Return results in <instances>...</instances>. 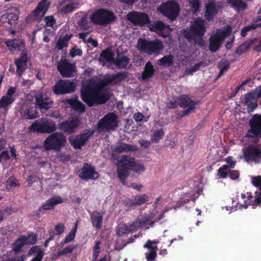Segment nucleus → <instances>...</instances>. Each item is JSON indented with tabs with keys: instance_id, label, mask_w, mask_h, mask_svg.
Listing matches in <instances>:
<instances>
[{
	"instance_id": "36",
	"label": "nucleus",
	"mask_w": 261,
	"mask_h": 261,
	"mask_svg": "<svg viewBox=\"0 0 261 261\" xmlns=\"http://www.w3.org/2000/svg\"><path fill=\"white\" fill-rule=\"evenodd\" d=\"M43 133L49 134L57 129L55 122L52 120L42 119Z\"/></svg>"
},
{
	"instance_id": "63",
	"label": "nucleus",
	"mask_w": 261,
	"mask_h": 261,
	"mask_svg": "<svg viewBox=\"0 0 261 261\" xmlns=\"http://www.w3.org/2000/svg\"><path fill=\"white\" fill-rule=\"evenodd\" d=\"M65 226L63 223H59L55 227V231L56 234L61 235L62 234L65 230Z\"/></svg>"
},
{
	"instance_id": "59",
	"label": "nucleus",
	"mask_w": 261,
	"mask_h": 261,
	"mask_svg": "<svg viewBox=\"0 0 261 261\" xmlns=\"http://www.w3.org/2000/svg\"><path fill=\"white\" fill-rule=\"evenodd\" d=\"M191 11L196 13L199 10L200 4L198 0H189Z\"/></svg>"
},
{
	"instance_id": "19",
	"label": "nucleus",
	"mask_w": 261,
	"mask_h": 261,
	"mask_svg": "<svg viewBox=\"0 0 261 261\" xmlns=\"http://www.w3.org/2000/svg\"><path fill=\"white\" fill-rule=\"evenodd\" d=\"M36 103L40 110L44 112L51 107L53 101L48 98V95L40 93L36 96Z\"/></svg>"
},
{
	"instance_id": "6",
	"label": "nucleus",
	"mask_w": 261,
	"mask_h": 261,
	"mask_svg": "<svg viewBox=\"0 0 261 261\" xmlns=\"http://www.w3.org/2000/svg\"><path fill=\"white\" fill-rule=\"evenodd\" d=\"M114 13L105 9H100L94 13L91 17V21L94 24L100 25H106L115 20Z\"/></svg>"
},
{
	"instance_id": "31",
	"label": "nucleus",
	"mask_w": 261,
	"mask_h": 261,
	"mask_svg": "<svg viewBox=\"0 0 261 261\" xmlns=\"http://www.w3.org/2000/svg\"><path fill=\"white\" fill-rule=\"evenodd\" d=\"M63 202L62 198L59 196H54L49 199L46 200L42 205V208L45 210H49L54 208V206Z\"/></svg>"
},
{
	"instance_id": "9",
	"label": "nucleus",
	"mask_w": 261,
	"mask_h": 261,
	"mask_svg": "<svg viewBox=\"0 0 261 261\" xmlns=\"http://www.w3.org/2000/svg\"><path fill=\"white\" fill-rule=\"evenodd\" d=\"M158 10L169 19L174 20L178 14L179 6L175 1H171L162 4Z\"/></svg>"
},
{
	"instance_id": "8",
	"label": "nucleus",
	"mask_w": 261,
	"mask_h": 261,
	"mask_svg": "<svg viewBox=\"0 0 261 261\" xmlns=\"http://www.w3.org/2000/svg\"><path fill=\"white\" fill-rule=\"evenodd\" d=\"M245 160L248 163H261V145L250 144L243 149Z\"/></svg>"
},
{
	"instance_id": "12",
	"label": "nucleus",
	"mask_w": 261,
	"mask_h": 261,
	"mask_svg": "<svg viewBox=\"0 0 261 261\" xmlns=\"http://www.w3.org/2000/svg\"><path fill=\"white\" fill-rule=\"evenodd\" d=\"M237 199L238 200L237 206L239 208H246L253 202L259 204L261 203V192L259 193V196L255 198H253L251 193L247 192L241 193L240 195H237Z\"/></svg>"
},
{
	"instance_id": "39",
	"label": "nucleus",
	"mask_w": 261,
	"mask_h": 261,
	"mask_svg": "<svg viewBox=\"0 0 261 261\" xmlns=\"http://www.w3.org/2000/svg\"><path fill=\"white\" fill-rule=\"evenodd\" d=\"M99 60L109 62H114V54L111 49H107L101 53Z\"/></svg>"
},
{
	"instance_id": "38",
	"label": "nucleus",
	"mask_w": 261,
	"mask_h": 261,
	"mask_svg": "<svg viewBox=\"0 0 261 261\" xmlns=\"http://www.w3.org/2000/svg\"><path fill=\"white\" fill-rule=\"evenodd\" d=\"M29 255H34L35 257L31 261H41L43 256V252L38 246L32 247L29 252Z\"/></svg>"
},
{
	"instance_id": "41",
	"label": "nucleus",
	"mask_w": 261,
	"mask_h": 261,
	"mask_svg": "<svg viewBox=\"0 0 261 261\" xmlns=\"http://www.w3.org/2000/svg\"><path fill=\"white\" fill-rule=\"evenodd\" d=\"M227 2L238 11L244 10L247 8V5L241 0H227Z\"/></svg>"
},
{
	"instance_id": "48",
	"label": "nucleus",
	"mask_w": 261,
	"mask_h": 261,
	"mask_svg": "<svg viewBox=\"0 0 261 261\" xmlns=\"http://www.w3.org/2000/svg\"><path fill=\"white\" fill-rule=\"evenodd\" d=\"M229 63L228 60L222 59L218 64V67L220 69V72L218 76H220L228 69Z\"/></svg>"
},
{
	"instance_id": "1",
	"label": "nucleus",
	"mask_w": 261,
	"mask_h": 261,
	"mask_svg": "<svg viewBox=\"0 0 261 261\" xmlns=\"http://www.w3.org/2000/svg\"><path fill=\"white\" fill-rule=\"evenodd\" d=\"M120 74H106L103 79L94 77L87 84L83 83L81 97L89 106L105 103L109 98V91L106 87L109 84H118L121 81Z\"/></svg>"
},
{
	"instance_id": "26",
	"label": "nucleus",
	"mask_w": 261,
	"mask_h": 261,
	"mask_svg": "<svg viewBox=\"0 0 261 261\" xmlns=\"http://www.w3.org/2000/svg\"><path fill=\"white\" fill-rule=\"evenodd\" d=\"M148 200V196L146 194H140L134 196L132 199H127L125 204L127 206H138L141 205Z\"/></svg>"
},
{
	"instance_id": "30",
	"label": "nucleus",
	"mask_w": 261,
	"mask_h": 261,
	"mask_svg": "<svg viewBox=\"0 0 261 261\" xmlns=\"http://www.w3.org/2000/svg\"><path fill=\"white\" fill-rule=\"evenodd\" d=\"M150 44L149 49L150 51L148 52V54L158 55L162 51L164 46L162 41L158 39H155L150 41Z\"/></svg>"
},
{
	"instance_id": "32",
	"label": "nucleus",
	"mask_w": 261,
	"mask_h": 261,
	"mask_svg": "<svg viewBox=\"0 0 261 261\" xmlns=\"http://www.w3.org/2000/svg\"><path fill=\"white\" fill-rule=\"evenodd\" d=\"M63 202L62 198L59 196H54L49 199L46 200L42 205V208L45 210H49L54 208V206Z\"/></svg>"
},
{
	"instance_id": "5",
	"label": "nucleus",
	"mask_w": 261,
	"mask_h": 261,
	"mask_svg": "<svg viewBox=\"0 0 261 261\" xmlns=\"http://www.w3.org/2000/svg\"><path fill=\"white\" fill-rule=\"evenodd\" d=\"M118 118L114 113H109L98 122L97 129L99 132H111L118 126Z\"/></svg>"
},
{
	"instance_id": "37",
	"label": "nucleus",
	"mask_w": 261,
	"mask_h": 261,
	"mask_svg": "<svg viewBox=\"0 0 261 261\" xmlns=\"http://www.w3.org/2000/svg\"><path fill=\"white\" fill-rule=\"evenodd\" d=\"M150 45H151L150 40L145 39H139L136 47L140 51L144 52L148 54V52L150 51L149 49Z\"/></svg>"
},
{
	"instance_id": "23",
	"label": "nucleus",
	"mask_w": 261,
	"mask_h": 261,
	"mask_svg": "<svg viewBox=\"0 0 261 261\" xmlns=\"http://www.w3.org/2000/svg\"><path fill=\"white\" fill-rule=\"evenodd\" d=\"M241 102L247 107V111L248 113L253 111L257 107V100L252 92L245 94Z\"/></svg>"
},
{
	"instance_id": "14",
	"label": "nucleus",
	"mask_w": 261,
	"mask_h": 261,
	"mask_svg": "<svg viewBox=\"0 0 261 261\" xmlns=\"http://www.w3.org/2000/svg\"><path fill=\"white\" fill-rule=\"evenodd\" d=\"M19 10L16 7H11L6 10L0 20L2 23H8L11 25H15L18 18Z\"/></svg>"
},
{
	"instance_id": "24",
	"label": "nucleus",
	"mask_w": 261,
	"mask_h": 261,
	"mask_svg": "<svg viewBox=\"0 0 261 261\" xmlns=\"http://www.w3.org/2000/svg\"><path fill=\"white\" fill-rule=\"evenodd\" d=\"M219 8L215 4L214 0H208L205 5V17L207 20H212L218 13Z\"/></svg>"
},
{
	"instance_id": "35",
	"label": "nucleus",
	"mask_w": 261,
	"mask_h": 261,
	"mask_svg": "<svg viewBox=\"0 0 261 261\" xmlns=\"http://www.w3.org/2000/svg\"><path fill=\"white\" fill-rule=\"evenodd\" d=\"M165 135V132L162 128L152 129L150 133V142L158 143L162 140Z\"/></svg>"
},
{
	"instance_id": "62",
	"label": "nucleus",
	"mask_w": 261,
	"mask_h": 261,
	"mask_svg": "<svg viewBox=\"0 0 261 261\" xmlns=\"http://www.w3.org/2000/svg\"><path fill=\"white\" fill-rule=\"evenodd\" d=\"M44 21L45 24L48 27H53L56 22V20L53 16L45 17Z\"/></svg>"
},
{
	"instance_id": "17",
	"label": "nucleus",
	"mask_w": 261,
	"mask_h": 261,
	"mask_svg": "<svg viewBox=\"0 0 261 261\" xmlns=\"http://www.w3.org/2000/svg\"><path fill=\"white\" fill-rule=\"evenodd\" d=\"M36 242L35 234H30L28 237L23 236L17 240L13 244V249L15 252H18L24 245L34 244Z\"/></svg>"
},
{
	"instance_id": "64",
	"label": "nucleus",
	"mask_w": 261,
	"mask_h": 261,
	"mask_svg": "<svg viewBox=\"0 0 261 261\" xmlns=\"http://www.w3.org/2000/svg\"><path fill=\"white\" fill-rule=\"evenodd\" d=\"M145 256L147 261H154L156 256V252L154 251H149L145 253Z\"/></svg>"
},
{
	"instance_id": "56",
	"label": "nucleus",
	"mask_w": 261,
	"mask_h": 261,
	"mask_svg": "<svg viewBox=\"0 0 261 261\" xmlns=\"http://www.w3.org/2000/svg\"><path fill=\"white\" fill-rule=\"evenodd\" d=\"M75 234L76 232L74 230H71L69 234L66 236L64 241L61 242V244L63 246L67 243L72 242L75 238Z\"/></svg>"
},
{
	"instance_id": "51",
	"label": "nucleus",
	"mask_w": 261,
	"mask_h": 261,
	"mask_svg": "<svg viewBox=\"0 0 261 261\" xmlns=\"http://www.w3.org/2000/svg\"><path fill=\"white\" fill-rule=\"evenodd\" d=\"M158 243V241L148 240L146 243L144 245V247L145 248L148 249L150 252L154 251L155 252H156L158 250L156 244Z\"/></svg>"
},
{
	"instance_id": "34",
	"label": "nucleus",
	"mask_w": 261,
	"mask_h": 261,
	"mask_svg": "<svg viewBox=\"0 0 261 261\" xmlns=\"http://www.w3.org/2000/svg\"><path fill=\"white\" fill-rule=\"evenodd\" d=\"M136 150H137V147L136 146L124 143H117L114 149V151L117 153L134 151Z\"/></svg>"
},
{
	"instance_id": "15",
	"label": "nucleus",
	"mask_w": 261,
	"mask_h": 261,
	"mask_svg": "<svg viewBox=\"0 0 261 261\" xmlns=\"http://www.w3.org/2000/svg\"><path fill=\"white\" fill-rule=\"evenodd\" d=\"M127 19L133 24L140 25L147 24L149 22L148 15L143 12H130L127 15Z\"/></svg>"
},
{
	"instance_id": "2",
	"label": "nucleus",
	"mask_w": 261,
	"mask_h": 261,
	"mask_svg": "<svg viewBox=\"0 0 261 261\" xmlns=\"http://www.w3.org/2000/svg\"><path fill=\"white\" fill-rule=\"evenodd\" d=\"M206 23L200 18H197L193 21L190 27V29L185 34V37L189 40H194L199 44H202V36L206 31Z\"/></svg>"
},
{
	"instance_id": "46",
	"label": "nucleus",
	"mask_w": 261,
	"mask_h": 261,
	"mask_svg": "<svg viewBox=\"0 0 261 261\" xmlns=\"http://www.w3.org/2000/svg\"><path fill=\"white\" fill-rule=\"evenodd\" d=\"M21 115L26 119H33L37 117V114L33 108H29L21 112Z\"/></svg>"
},
{
	"instance_id": "52",
	"label": "nucleus",
	"mask_w": 261,
	"mask_h": 261,
	"mask_svg": "<svg viewBox=\"0 0 261 261\" xmlns=\"http://www.w3.org/2000/svg\"><path fill=\"white\" fill-rule=\"evenodd\" d=\"M229 171V166L226 165H223L218 169V176L219 178H225L227 176Z\"/></svg>"
},
{
	"instance_id": "54",
	"label": "nucleus",
	"mask_w": 261,
	"mask_h": 261,
	"mask_svg": "<svg viewBox=\"0 0 261 261\" xmlns=\"http://www.w3.org/2000/svg\"><path fill=\"white\" fill-rule=\"evenodd\" d=\"M203 65L202 62H199L197 64H196L193 67L191 68H188L185 71V75H189L193 74V73L198 71L201 66Z\"/></svg>"
},
{
	"instance_id": "29",
	"label": "nucleus",
	"mask_w": 261,
	"mask_h": 261,
	"mask_svg": "<svg viewBox=\"0 0 261 261\" xmlns=\"http://www.w3.org/2000/svg\"><path fill=\"white\" fill-rule=\"evenodd\" d=\"M90 215L93 226L97 230L100 229L101 227L103 213L94 211L92 213H90Z\"/></svg>"
},
{
	"instance_id": "45",
	"label": "nucleus",
	"mask_w": 261,
	"mask_h": 261,
	"mask_svg": "<svg viewBox=\"0 0 261 261\" xmlns=\"http://www.w3.org/2000/svg\"><path fill=\"white\" fill-rule=\"evenodd\" d=\"M173 57L171 55L164 56L158 61L159 65L163 67H169L173 63Z\"/></svg>"
},
{
	"instance_id": "25",
	"label": "nucleus",
	"mask_w": 261,
	"mask_h": 261,
	"mask_svg": "<svg viewBox=\"0 0 261 261\" xmlns=\"http://www.w3.org/2000/svg\"><path fill=\"white\" fill-rule=\"evenodd\" d=\"M89 138V135L86 133L76 137H70L69 138V141L75 148L80 149L85 144Z\"/></svg>"
},
{
	"instance_id": "55",
	"label": "nucleus",
	"mask_w": 261,
	"mask_h": 261,
	"mask_svg": "<svg viewBox=\"0 0 261 261\" xmlns=\"http://www.w3.org/2000/svg\"><path fill=\"white\" fill-rule=\"evenodd\" d=\"M260 25L261 23H259L257 24H251L249 25L244 27L241 31V36L242 37H245L248 32L251 30H254Z\"/></svg>"
},
{
	"instance_id": "61",
	"label": "nucleus",
	"mask_w": 261,
	"mask_h": 261,
	"mask_svg": "<svg viewBox=\"0 0 261 261\" xmlns=\"http://www.w3.org/2000/svg\"><path fill=\"white\" fill-rule=\"evenodd\" d=\"M251 179L252 184L255 187L259 188L260 193L261 192V176H252Z\"/></svg>"
},
{
	"instance_id": "44",
	"label": "nucleus",
	"mask_w": 261,
	"mask_h": 261,
	"mask_svg": "<svg viewBox=\"0 0 261 261\" xmlns=\"http://www.w3.org/2000/svg\"><path fill=\"white\" fill-rule=\"evenodd\" d=\"M79 6V4L76 2H71L64 6L59 10V12L62 14H65L72 12L74 9H76Z\"/></svg>"
},
{
	"instance_id": "28",
	"label": "nucleus",
	"mask_w": 261,
	"mask_h": 261,
	"mask_svg": "<svg viewBox=\"0 0 261 261\" xmlns=\"http://www.w3.org/2000/svg\"><path fill=\"white\" fill-rule=\"evenodd\" d=\"M28 60L27 54L23 50L19 59L15 60V63L17 67L16 72L20 75L25 70Z\"/></svg>"
},
{
	"instance_id": "49",
	"label": "nucleus",
	"mask_w": 261,
	"mask_h": 261,
	"mask_svg": "<svg viewBox=\"0 0 261 261\" xmlns=\"http://www.w3.org/2000/svg\"><path fill=\"white\" fill-rule=\"evenodd\" d=\"M101 243L96 241L92 249V260L96 261L100 253V245Z\"/></svg>"
},
{
	"instance_id": "47",
	"label": "nucleus",
	"mask_w": 261,
	"mask_h": 261,
	"mask_svg": "<svg viewBox=\"0 0 261 261\" xmlns=\"http://www.w3.org/2000/svg\"><path fill=\"white\" fill-rule=\"evenodd\" d=\"M129 61V59L126 56H119L117 57L116 60H114V62L119 68H123L127 66Z\"/></svg>"
},
{
	"instance_id": "57",
	"label": "nucleus",
	"mask_w": 261,
	"mask_h": 261,
	"mask_svg": "<svg viewBox=\"0 0 261 261\" xmlns=\"http://www.w3.org/2000/svg\"><path fill=\"white\" fill-rule=\"evenodd\" d=\"M179 105L182 107H187L191 102L189 98L186 95H182L178 99Z\"/></svg>"
},
{
	"instance_id": "50",
	"label": "nucleus",
	"mask_w": 261,
	"mask_h": 261,
	"mask_svg": "<svg viewBox=\"0 0 261 261\" xmlns=\"http://www.w3.org/2000/svg\"><path fill=\"white\" fill-rule=\"evenodd\" d=\"M130 232L128 224H122L119 225L117 229V233L118 236H122L123 234Z\"/></svg>"
},
{
	"instance_id": "13",
	"label": "nucleus",
	"mask_w": 261,
	"mask_h": 261,
	"mask_svg": "<svg viewBox=\"0 0 261 261\" xmlns=\"http://www.w3.org/2000/svg\"><path fill=\"white\" fill-rule=\"evenodd\" d=\"M57 68L61 75L63 77H71L76 72L75 64L71 63L65 59L60 61L58 63Z\"/></svg>"
},
{
	"instance_id": "58",
	"label": "nucleus",
	"mask_w": 261,
	"mask_h": 261,
	"mask_svg": "<svg viewBox=\"0 0 261 261\" xmlns=\"http://www.w3.org/2000/svg\"><path fill=\"white\" fill-rule=\"evenodd\" d=\"M145 169V166L143 164L137 162L135 159H134V163L131 169L132 170L135 172H141L144 171Z\"/></svg>"
},
{
	"instance_id": "53",
	"label": "nucleus",
	"mask_w": 261,
	"mask_h": 261,
	"mask_svg": "<svg viewBox=\"0 0 261 261\" xmlns=\"http://www.w3.org/2000/svg\"><path fill=\"white\" fill-rule=\"evenodd\" d=\"M76 247L74 245H69L64 248L63 250L59 251L58 252V254L59 256L61 255H68V254L71 253L75 249Z\"/></svg>"
},
{
	"instance_id": "42",
	"label": "nucleus",
	"mask_w": 261,
	"mask_h": 261,
	"mask_svg": "<svg viewBox=\"0 0 261 261\" xmlns=\"http://www.w3.org/2000/svg\"><path fill=\"white\" fill-rule=\"evenodd\" d=\"M42 119L34 121L29 127L30 132L43 133Z\"/></svg>"
},
{
	"instance_id": "7",
	"label": "nucleus",
	"mask_w": 261,
	"mask_h": 261,
	"mask_svg": "<svg viewBox=\"0 0 261 261\" xmlns=\"http://www.w3.org/2000/svg\"><path fill=\"white\" fill-rule=\"evenodd\" d=\"M231 32V28L227 27L222 30H217L212 34L210 38L209 48L213 52L216 51L222 44L224 40Z\"/></svg>"
},
{
	"instance_id": "10",
	"label": "nucleus",
	"mask_w": 261,
	"mask_h": 261,
	"mask_svg": "<svg viewBox=\"0 0 261 261\" xmlns=\"http://www.w3.org/2000/svg\"><path fill=\"white\" fill-rule=\"evenodd\" d=\"M76 83L69 80H60L53 87L56 94L69 93L75 91Z\"/></svg>"
},
{
	"instance_id": "60",
	"label": "nucleus",
	"mask_w": 261,
	"mask_h": 261,
	"mask_svg": "<svg viewBox=\"0 0 261 261\" xmlns=\"http://www.w3.org/2000/svg\"><path fill=\"white\" fill-rule=\"evenodd\" d=\"M254 43L253 40H250L249 41H247L243 43L238 48L237 52L239 53L240 50H241L240 53H242L243 51H245L247 50L250 46L252 45Z\"/></svg>"
},
{
	"instance_id": "3",
	"label": "nucleus",
	"mask_w": 261,
	"mask_h": 261,
	"mask_svg": "<svg viewBox=\"0 0 261 261\" xmlns=\"http://www.w3.org/2000/svg\"><path fill=\"white\" fill-rule=\"evenodd\" d=\"M134 158L129 156L123 155L117 164L118 176L121 181L124 184L129 174V170L133 166Z\"/></svg>"
},
{
	"instance_id": "40",
	"label": "nucleus",
	"mask_w": 261,
	"mask_h": 261,
	"mask_svg": "<svg viewBox=\"0 0 261 261\" xmlns=\"http://www.w3.org/2000/svg\"><path fill=\"white\" fill-rule=\"evenodd\" d=\"M66 102L70 105L74 110L79 111L80 112H83L85 111V105L77 100L68 99L66 100Z\"/></svg>"
},
{
	"instance_id": "21",
	"label": "nucleus",
	"mask_w": 261,
	"mask_h": 261,
	"mask_svg": "<svg viewBox=\"0 0 261 261\" xmlns=\"http://www.w3.org/2000/svg\"><path fill=\"white\" fill-rule=\"evenodd\" d=\"M80 121L77 118L74 117L70 120L61 123L59 125V128L68 133H72L76 127L80 125Z\"/></svg>"
},
{
	"instance_id": "4",
	"label": "nucleus",
	"mask_w": 261,
	"mask_h": 261,
	"mask_svg": "<svg viewBox=\"0 0 261 261\" xmlns=\"http://www.w3.org/2000/svg\"><path fill=\"white\" fill-rule=\"evenodd\" d=\"M66 141V137L60 133H55L48 136L44 141L43 147L45 150L60 151Z\"/></svg>"
},
{
	"instance_id": "20",
	"label": "nucleus",
	"mask_w": 261,
	"mask_h": 261,
	"mask_svg": "<svg viewBox=\"0 0 261 261\" xmlns=\"http://www.w3.org/2000/svg\"><path fill=\"white\" fill-rule=\"evenodd\" d=\"M149 28L151 31L158 32L159 34L163 37H167L171 31L168 25H166L161 20L150 24Z\"/></svg>"
},
{
	"instance_id": "11",
	"label": "nucleus",
	"mask_w": 261,
	"mask_h": 261,
	"mask_svg": "<svg viewBox=\"0 0 261 261\" xmlns=\"http://www.w3.org/2000/svg\"><path fill=\"white\" fill-rule=\"evenodd\" d=\"M251 128L247 132L248 137L261 138V114H255L249 121Z\"/></svg>"
},
{
	"instance_id": "33",
	"label": "nucleus",
	"mask_w": 261,
	"mask_h": 261,
	"mask_svg": "<svg viewBox=\"0 0 261 261\" xmlns=\"http://www.w3.org/2000/svg\"><path fill=\"white\" fill-rule=\"evenodd\" d=\"M9 49L11 51L21 50L24 47V43L22 40H10L6 42Z\"/></svg>"
},
{
	"instance_id": "22",
	"label": "nucleus",
	"mask_w": 261,
	"mask_h": 261,
	"mask_svg": "<svg viewBox=\"0 0 261 261\" xmlns=\"http://www.w3.org/2000/svg\"><path fill=\"white\" fill-rule=\"evenodd\" d=\"M154 222L149 219V218L146 216H142L138 218L136 221L128 224L129 231L130 232L136 231L139 228L147 224H153Z\"/></svg>"
},
{
	"instance_id": "18",
	"label": "nucleus",
	"mask_w": 261,
	"mask_h": 261,
	"mask_svg": "<svg viewBox=\"0 0 261 261\" xmlns=\"http://www.w3.org/2000/svg\"><path fill=\"white\" fill-rule=\"evenodd\" d=\"M16 88L14 87H10L7 90L6 95H4L0 99V108L7 109L8 107L15 100V93Z\"/></svg>"
},
{
	"instance_id": "27",
	"label": "nucleus",
	"mask_w": 261,
	"mask_h": 261,
	"mask_svg": "<svg viewBox=\"0 0 261 261\" xmlns=\"http://www.w3.org/2000/svg\"><path fill=\"white\" fill-rule=\"evenodd\" d=\"M50 2L48 0H42L33 12L34 16L35 18L43 16L47 11Z\"/></svg>"
},
{
	"instance_id": "16",
	"label": "nucleus",
	"mask_w": 261,
	"mask_h": 261,
	"mask_svg": "<svg viewBox=\"0 0 261 261\" xmlns=\"http://www.w3.org/2000/svg\"><path fill=\"white\" fill-rule=\"evenodd\" d=\"M79 177L83 179H94L99 177L98 173L93 167L85 164L78 172Z\"/></svg>"
},
{
	"instance_id": "43",
	"label": "nucleus",
	"mask_w": 261,
	"mask_h": 261,
	"mask_svg": "<svg viewBox=\"0 0 261 261\" xmlns=\"http://www.w3.org/2000/svg\"><path fill=\"white\" fill-rule=\"evenodd\" d=\"M153 66L150 62H147L145 66L144 70L142 73V77L143 80L150 77L154 73Z\"/></svg>"
}]
</instances>
